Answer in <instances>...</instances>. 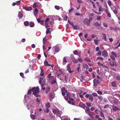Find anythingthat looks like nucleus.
Returning a JSON list of instances; mask_svg holds the SVG:
<instances>
[{"label":"nucleus","mask_w":120,"mask_h":120,"mask_svg":"<svg viewBox=\"0 0 120 120\" xmlns=\"http://www.w3.org/2000/svg\"><path fill=\"white\" fill-rule=\"evenodd\" d=\"M59 77L60 79L62 81H65V82H67V80L66 77L65 75L64 74H62L60 75Z\"/></svg>","instance_id":"nucleus-1"},{"label":"nucleus","mask_w":120,"mask_h":120,"mask_svg":"<svg viewBox=\"0 0 120 120\" xmlns=\"http://www.w3.org/2000/svg\"><path fill=\"white\" fill-rule=\"evenodd\" d=\"M90 21L87 18L85 19L83 21V23L87 26H89L90 25Z\"/></svg>","instance_id":"nucleus-2"},{"label":"nucleus","mask_w":120,"mask_h":120,"mask_svg":"<svg viewBox=\"0 0 120 120\" xmlns=\"http://www.w3.org/2000/svg\"><path fill=\"white\" fill-rule=\"evenodd\" d=\"M31 90L33 93L34 92H40L38 86H37L36 87H34L32 88Z\"/></svg>","instance_id":"nucleus-3"},{"label":"nucleus","mask_w":120,"mask_h":120,"mask_svg":"<svg viewBox=\"0 0 120 120\" xmlns=\"http://www.w3.org/2000/svg\"><path fill=\"white\" fill-rule=\"evenodd\" d=\"M94 86H96L98 85V84H99L100 83V82L99 80L97 79H94L93 80Z\"/></svg>","instance_id":"nucleus-4"},{"label":"nucleus","mask_w":120,"mask_h":120,"mask_svg":"<svg viewBox=\"0 0 120 120\" xmlns=\"http://www.w3.org/2000/svg\"><path fill=\"white\" fill-rule=\"evenodd\" d=\"M57 73L58 74L57 77H59L60 75L63 74V71L62 70V69H60V68L58 69L57 71Z\"/></svg>","instance_id":"nucleus-5"},{"label":"nucleus","mask_w":120,"mask_h":120,"mask_svg":"<svg viewBox=\"0 0 120 120\" xmlns=\"http://www.w3.org/2000/svg\"><path fill=\"white\" fill-rule=\"evenodd\" d=\"M70 57L71 58V59L72 60V61L73 62L76 63H78V60L75 59V58L73 54H71L70 55Z\"/></svg>","instance_id":"nucleus-6"},{"label":"nucleus","mask_w":120,"mask_h":120,"mask_svg":"<svg viewBox=\"0 0 120 120\" xmlns=\"http://www.w3.org/2000/svg\"><path fill=\"white\" fill-rule=\"evenodd\" d=\"M108 55V53L105 50H104L102 52V55L104 57H107Z\"/></svg>","instance_id":"nucleus-7"},{"label":"nucleus","mask_w":120,"mask_h":120,"mask_svg":"<svg viewBox=\"0 0 120 120\" xmlns=\"http://www.w3.org/2000/svg\"><path fill=\"white\" fill-rule=\"evenodd\" d=\"M79 105L81 107H82L84 109H85L86 107V106L85 104L82 102H80L79 103Z\"/></svg>","instance_id":"nucleus-8"},{"label":"nucleus","mask_w":120,"mask_h":120,"mask_svg":"<svg viewBox=\"0 0 120 120\" xmlns=\"http://www.w3.org/2000/svg\"><path fill=\"white\" fill-rule=\"evenodd\" d=\"M114 8L115 9L113 10V11L115 14H116L117 13L118 11L117 10L119 9V7L118 6L115 5L114 6Z\"/></svg>","instance_id":"nucleus-9"},{"label":"nucleus","mask_w":120,"mask_h":120,"mask_svg":"<svg viewBox=\"0 0 120 120\" xmlns=\"http://www.w3.org/2000/svg\"><path fill=\"white\" fill-rule=\"evenodd\" d=\"M111 85L112 87H116L117 86V83L116 81H113L111 82Z\"/></svg>","instance_id":"nucleus-10"},{"label":"nucleus","mask_w":120,"mask_h":120,"mask_svg":"<svg viewBox=\"0 0 120 120\" xmlns=\"http://www.w3.org/2000/svg\"><path fill=\"white\" fill-rule=\"evenodd\" d=\"M70 64L67 65V70L68 71L69 73H71L72 72V71L70 68Z\"/></svg>","instance_id":"nucleus-11"},{"label":"nucleus","mask_w":120,"mask_h":120,"mask_svg":"<svg viewBox=\"0 0 120 120\" xmlns=\"http://www.w3.org/2000/svg\"><path fill=\"white\" fill-rule=\"evenodd\" d=\"M44 65L46 66H51L52 68L53 67V66L51 64H48V61L47 60H45L44 62Z\"/></svg>","instance_id":"nucleus-12"},{"label":"nucleus","mask_w":120,"mask_h":120,"mask_svg":"<svg viewBox=\"0 0 120 120\" xmlns=\"http://www.w3.org/2000/svg\"><path fill=\"white\" fill-rule=\"evenodd\" d=\"M115 61H112L110 62L109 63L110 64V65L112 67H114L115 65V66H116V64L114 63Z\"/></svg>","instance_id":"nucleus-13"},{"label":"nucleus","mask_w":120,"mask_h":120,"mask_svg":"<svg viewBox=\"0 0 120 120\" xmlns=\"http://www.w3.org/2000/svg\"><path fill=\"white\" fill-rule=\"evenodd\" d=\"M112 109L115 112L117 110H120V109L116 106L113 105L112 106Z\"/></svg>","instance_id":"nucleus-14"},{"label":"nucleus","mask_w":120,"mask_h":120,"mask_svg":"<svg viewBox=\"0 0 120 120\" xmlns=\"http://www.w3.org/2000/svg\"><path fill=\"white\" fill-rule=\"evenodd\" d=\"M70 97V95H69V93H68L66 94V96L64 97V98L66 100V101H68V98H69Z\"/></svg>","instance_id":"nucleus-15"},{"label":"nucleus","mask_w":120,"mask_h":120,"mask_svg":"<svg viewBox=\"0 0 120 120\" xmlns=\"http://www.w3.org/2000/svg\"><path fill=\"white\" fill-rule=\"evenodd\" d=\"M36 113H34V114H32L31 113L30 116L32 119L34 120L36 118Z\"/></svg>","instance_id":"nucleus-16"},{"label":"nucleus","mask_w":120,"mask_h":120,"mask_svg":"<svg viewBox=\"0 0 120 120\" xmlns=\"http://www.w3.org/2000/svg\"><path fill=\"white\" fill-rule=\"evenodd\" d=\"M53 48H54V50L56 52H57L59 51V47L56 46H55L53 47Z\"/></svg>","instance_id":"nucleus-17"},{"label":"nucleus","mask_w":120,"mask_h":120,"mask_svg":"<svg viewBox=\"0 0 120 120\" xmlns=\"http://www.w3.org/2000/svg\"><path fill=\"white\" fill-rule=\"evenodd\" d=\"M116 78L119 82H120V75H117L116 76Z\"/></svg>","instance_id":"nucleus-18"},{"label":"nucleus","mask_w":120,"mask_h":120,"mask_svg":"<svg viewBox=\"0 0 120 120\" xmlns=\"http://www.w3.org/2000/svg\"><path fill=\"white\" fill-rule=\"evenodd\" d=\"M85 108H86V109H84L85 110L86 112L87 113L90 111V108L89 107L86 106V107Z\"/></svg>","instance_id":"nucleus-19"},{"label":"nucleus","mask_w":120,"mask_h":120,"mask_svg":"<svg viewBox=\"0 0 120 120\" xmlns=\"http://www.w3.org/2000/svg\"><path fill=\"white\" fill-rule=\"evenodd\" d=\"M94 24L96 26V27H99L100 26V24H99L98 23V22H95L94 23Z\"/></svg>","instance_id":"nucleus-20"},{"label":"nucleus","mask_w":120,"mask_h":120,"mask_svg":"<svg viewBox=\"0 0 120 120\" xmlns=\"http://www.w3.org/2000/svg\"><path fill=\"white\" fill-rule=\"evenodd\" d=\"M39 92H34L33 93V94L34 96H36V97H40V95L38 93Z\"/></svg>","instance_id":"nucleus-21"},{"label":"nucleus","mask_w":120,"mask_h":120,"mask_svg":"<svg viewBox=\"0 0 120 120\" xmlns=\"http://www.w3.org/2000/svg\"><path fill=\"white\" fill-rule=\"evenodd\" d=\"M50 87L49 86H48L46 88L45 90V92L46 94H47L50 90Z\"/></svg>","instance_id":"nucleus-22"},{"label":"nucleus","mask_w":120,"mask_h":120,"mask_svg":"<svg viewBox=\"0 0 120 120\" xmlns=\"http://www.w3.org/2000/svg\"><path fill=\"white\" fill-rule=\"evenodd\" d=\"M89 98V100H91V101H93V96L92 94H90V96Z\"/></svg>","instance_id":"nucleus-23"},{"label":"nucleus","mask_w":120,"mask_h":120,"mask_svg":"<svg viewBox=\"0 0 120 120\" xmlns=\"http://www.w3.org/2000/svg\"><path fill=\"white\" fill-rule=\"evenodd\" d=\"M72 26L73 28L75 30H78L79 29V27L77 25L75 26L73 25Z\"/></svg>","instance_id":"nucleus-24"},{"label":"nucleus","mask_w":120,"mask_h":120,"mask_svg":"<svg viewBox=\"0 0 120 120\" xmlns=\"http://www.w3.org/2000/svg\"><path fill=\"white\" fill-rule=\"evenodd\" d=\"M84 60L85 61L88 62H90L91 61V60H90V59L88 57H87L85 58Z\"/></svg>","instance_id":"nucleus-25"},{"label":"nucleus","mask_w":120,"mask_h":120,"mask_svg":"<svg viewBox=\"0 0 120 120\" xmlns=\"http://www.w3.org/2000/svg\"><path fill=\"white\" fill-rule=\"evenodd\" d=\"M23 16V15L22 13L20 12H19V14L18 15V17L19 18H21Z\"/></svg>","instance_id":"nucleus-26"},{"label":"nucleus","mask_w":120,"mask_h":120,"mask_svg":"<svg viewBox=\"0 0 120 120\" xmlns=\"http://www.w3.org/2000/svg\"><path fill=\"white\" fill-rule=\"evenodd\" d=\"M45 106L47 109H48L50 106V105L49 103H47L45 105Z\"/></svg>","instance_id":"nucleus-27"},{"label":"nucleus","mask_w":120,"mask_h":120,"mask_svg":"<svg viewBox=\"0 0 120 120\" xmlns=\"http://www.w3.org/2000/svg\"><path fill=\"white\" fill-rule=\"evenodd\" d=\"M61 92H67V91L66 90L65 88L64 87H62L61 88Z\"/></svg>","instance_id":"nucleus-28"},{"label":"nucleus","mask_w":120,"mask_h":120,"mask_svg":"<svg viewBox=\"0 0 120 120\" xmlns=\"http://www.w3.org/2000/svg\"><path fill=\"white\" fill-rule=\"evenodd\" d=\"M41 72L40 74V75L41 76H43L44 74V71L41 68Z\"/></svg>","instance_id":"nucleus-29"},{"label":"nucleus","mask_w":120,"mask_h":120,"mask_svg":"<svg viewBox=\"0 0 120 120\" xmlns=\"http://www.w3.org/2000/svg\"><path fill=\"white\" fill-rule=\"evenodd\" d=\"M87 113L88 114L89 116L91 115H95L94 112H91V111H90V112H88Z\"/></svg>","instance_id":"nucleus-30"},{"label":"nucleus","mask_w":120,"mask_h":120,"mask_svg":"<svg viewBox=\"0 0 120 120\" xmlns=\"http://www.w3.org/2000/svg\"><path fill=\"white\" fill-rule=\"evenodd\" d=\"M102 35L103 36V39H104L105 41H106L107 40L105 35L104 34H102Z\"/></svg>","instance_id":"nucleus-31"},{"label":"nucleus","mask_w":120,"mask_h":120,"mask_svg":"<svg viewBox=\"0 0 120 120\" xmlns=\"http://www.w3.org/2000/svg\"><path fill=\"white\" fill-rule=\"evenodd\" d=\"M66 57H64V59L63 60V63H65L64 64V65L65 64H66V63L67 62V60H66Z\"/></svg>","instance_id":"nucleus-32"},{"label":"nucleus","mask_w":120,"mask_h":120,"mask_svg":"<svg viewBox=\"0 0 120 120\" xmlns=\"http://www.w3.org/2000/svg\"><path fill=\"white\" fill-rule=\"evenodd\" d=\"M29 24L30 27H34V23L33 22H30Z\"/></svg>","instance_id":"nucleus-33"},{"label":"nucleus","mask_w":120,"mask_h":120,"mask_svg":"<svg viewBox=\"0 0 120 120\" xmlns=\"http://www.w3.org/2000/svg\"><path fill=\"white\" fill-rule=\"evenodd\" d=\"M56 79H53L51 82V84H55L56 82Z\"/></svg>","instance_id":"nucleus-34"},{"label":"nucleus","mask_w":120,"mask_h":120,"mask_svg":"<svg viewBox=\"0 0 120 120\" xmlns=\"http://www.w3.org/2000/svg\"><path fill=\"white\" fill-rule=\"evenodd\" d=\"M83 67L84 68L87 70L88 68V66L87 64H85L83 66Z\"/></svg>","instance_id":"nucleus-35"},{"label":"nucleus","mask_w":120,"mask_h":120,"mask_svg":"<svg viewBox=\"0 0 120 120\" xmlns=\"http://www.w3.org/2000/svg\"><path fill=\"white\" fill-rule=\"evenodd\" d=\"M24 24L26 26H28L29 24V22L28 21H26L24 22Z\"/></svg>","instance_id":"nucleus-36"},{"label":"nucleus","mask_w":120,"mask_h":120,"mask_svg":"<svg viewBox=\"0 0 120 120\" xmlns=\"http://www.w3.org/2000/svg\"><path fill=\"white\" fill-rule=\"evenodd\" d=\"M111 54L112 55L115 56V57H117V54L116 53L114 52H111Z\"/></svg>","instance_id":"nucleus-37"},{"label":"nucleus","mask_w":120,"mask_h":120,"mask_svg":"<svg viewBox=\"0 0 120 120\" xmlns=\"http://www.w3.org/2000/svg\"><path fill=\"white\" fill-rule=\"evenodd\" d=\"M51 73H49V75L47 76V77L48 78H51V77H52L53 78V79H55V77L53 76H51Z\"/></svg>","instance_id":"nucleus-38"},{"label":"nucleus","mask_w":120,"mask_h":120,"mask_svg":"<svg viewBox=\"0 0 120 120\" xmlns=\"http://www.w3.org/2000/svg\"><path fill=\"white\" fill-rule=\"evenodd\" d=\"M110 57L113 60H115V56H114L111 55L110 56Z\"/></svg>","instance_id":"nucleus-39"},{"label":"nucleus","mask_w":120,"mask_h":120,"mask_svg":"<svg viewBox=\"0 0 120 120\" xmlns=\"http://www.w3.org/2000/svg\"><path fill=\"white\" fill-rule=\"evenodd\" d=\"M43 79L42 77H41L40 78L39 81V83L40 84H41V83L42 82L43 80Z\"/></svg>","instance_id":"nucleus-40"},{"label":"nucleus","mask_w":120,"mask_h":120,"mask_svg":"<svg viewBox=\"0 0 120 120\" xmlns=\"http://www.w3.org/2000/svg\"><path fill=\"white\" fill-rule=\"evenodd\" d=\"M49 18H47L45 21V24H48V22L49 21Z\"/></svg>","instance_id":"nucleus-41"},{"label":"nucleus","mask_w":120,"mask_h":120,"mask_svg":"<svg viewBox=\"0 0 120 120\" xmlns=\"http://www.w3.org/2000/svg\"><path fill=\"white\" fill-rule=\"evenodd\" d=\"M33 6L34 8H35L36 7H38V5H37V3H35L33 4Z\"/></svg>","instance_id":"nucleus-42"},{"label":"nucleus","mask_w":120,"mask_h":120,"mask_svg":"<svg viewBox=\"0 0 120 120\" xmlns=\"http://www.w3.org/2000/svg\"><path fill=\"white\" fill-rule=\"evenodd\" d=\"M73 54L75 55H78L79 54V53L76 50H75L73 52Z\"/></svg>","instance_id":"nucleus-43"},{"label":"nucleus","mask_w":120,"mask_h":120,"mask_svg":"<svg viewBox=\"0 0 120 120\" xmlns=\"http://www.w3.org/2000/svg\"><path fill=\"white\" fill-rule=\"evenodd\" d=\"M50 29H51V28H49L47 29L46 31V34H47L50 33V31L49 30Z\"/></svg>","instance_id":"nucleus-44"},{"label":"nucleus","mask_w":120,"mask_h":120,"mask_svg":"<svg viewBox=\"0 0 120 120\" xmlns=\"http://www.w3.org/2000/svg\"><path fill=\"white\" fill-rule=\"evenodd\" d=\"M86 105L88 107H90L91 106V104L90 103L86 102Z\"/></svg>","instance_id":"nucleus-45"},{"label":"nucleus","mask_w":120,"mask_h":120,"mask_svg":"<svg viewBox=\"0 0 120 120\" xmlns=\"http://www.w3.org/2000/svg\"><path fill=\"white\" fill-rule=\"evenodd\" d=\"M45 20H41V22L40 23V24L43 26L44 25Z\"/></svg>","instance_id":"nucleus-46"},{"label":"nucleus","mask_w":120,"mask_h":120,"mask_svg":"<svg viewBox=\"0 0 120 120\" xmlns=\"http://www.w3.org/2000/svg\"><path fill=\"white\" fill-rule=\"evenodd\" d=\"M100 114L101 116L104 117V114L103 113L101 112V111L100 112Z\"/></svg>","instance_id":"nucleus-47"},{"label":"nucleus","mask_w":120,"mask_h":120,"mask_svg":"<svg viewBox=\"0 0 120 120\" xmlns=\"http://www.w3.org/2000/svg\"><path fill=\"white\" fill-rule=\"evenodd\" d=\"M108 4L109 6H111L112 5V3L110 0H108Z\"/></svg>","instance_id":"nucleus-48"},{"label":"nucleus","mask_w":120,"mask_h":120,"mask_svg":"<svg viewBox=\"0 0 120 120\" xmlns=\"http://www.w3.org/2000/svg\"><path fill=\"white\" fill-rule=\"evenodd\" d=\"M101 50H99V52L97 53V55L99 56L101 55Z\"/></svg>","instance_id":"nucleus-49"},{"label":"nucleus","mask_w":120,"mask_h":120,"mask_svg":"<svg viewBox=\"0 0 120 120\" xmlns=\"http://www.w3.org/2000/svg\"><path fill=\"white\" fill-rule=\"evenodd\" d=\"M78 60L79 62L81 63L83 60L81 58H78Z\"/></svg>","instance_id":"nucleus-50"},{"label":"nucleus","mask_w":120,"mask_h":120,"mask_svg":"<svg viewBox=\"0 0 120 120\" xmlns=\"http://www.w3.org/2000/svg\"><path fill=\"white\" fill-rule=\"evenodd\" d=\"M31 93V91L30 89L27 92V94L28 95H30Z\"/></svg>","instance_id":"nucleus-51"},{"label":"nucleus","mask_w":120,"mask_h":120,"mask_svg":"<svg viewBox=\"0 0 120 120\" xmlns=\"http://www.w3.org/2000/svg\"><path fill=\"white\" fill-rule=\"evenodd\" d=\"M47 42V40L45 38H44L43 39V43L44 44L46 43Z\"/></svg>","instance_id":"nucleus-52"},{"label":"nucleus","mask_w":120,"mask_h":120,"mask_svg":"<svg viewBox=\"0 0 120 120\" xmlns=\"http://www.w3.org/2000/svg\"><path fill=\"white\" fill-rule=\"evenodd\" d=\"M95 112L96 113L98 114L99 112H100V111L98 109H96L95 110Z\"/></svg>","instance_id":"nucleus-53"},{"label":"nucleus","mask_w":120,"mask_h":120,"mask_svg":"<svg viewBox=\"0 0 120 120\" xmlns=\"http://www.w3.org/2000/svg\"><path fill=\"white\" fill-rule=\"evenodd\" d=\"M20 75L23 78H24V75L23 73H22L21 72L20 73Z\"/></svg>","instance_id":"nucleus-54"},{"label":"nucleus","mask_w":120,"mask_h":120,"mask_svg":"<svg viewBox=\"0 0 120 120\" xmlns=\"http://www.w3.org/2000/svg\"><path fill=\"white\" fill-rule=\"evenodd\" d=\"M96 59L97 60H98L99 59H101L102 60H103L104 59L100 57H98Z\"/></svg>","instance_id":"nucleus-55"},{"label":"nucleus","mask_w":120,"mask_h":120,"mask_svg":"<svg viewBox=\"0 0 120 120\" xmlns=\"http://www.w3.org/2000/svg\"><path fill=\"white\" fill-rule=\"evenodd\" d=\"M55 8L57 10H58L60 9V7L56 5L55 6Z\"/></svg>","instance_id":"nucleus-56"},{"label":"nucleus","mask_w":120,"mask_h":120,"mask_svg":"<svg viewBox=\"0 0 120 120\" xmlns=\"http://www.w3.org/2000/svg\"><path fill=\"white\" fill-rule=\"evenodd\" d=\"M44 111L45 112L48 113L49 112V109H48L46 108V109H44Z\"/></svg>","instance_id":"nucleus-57"},{"label":"nucleus","mask_w":120,"mask_h":120,"mask_svg":"<svg viewBox=\"0 0 120 120\" xmlns=\"http://www.w3.org/2000/svg\"><path fill=\"white\" fill-rule=\"evenodd\" d=\"M101 16H97V20H101Z\"/></svg>","instance_id":"nucleus-58"},{"label":"nucleus","mask_w":120,"mask_h":120,"mask_svg":"<svg viewBox=\"0 0 120 120\" xmlns=\"http://www.w3.org/2000/svg\"><path fill=\"white\" fill-rule=\"evenodd\" d=\"M92 94L94 97H97L98 96L97 94L96 93H94Z\"/></svg>","instance_id":"nucleus-59"},{"label":"nucleus","mask_w":120,"mask_h":120,"mask_svg":"<svg viewBox=\"0 0 120 120\" xmlns=\"http://www.w3.org/2000/svg\"><path fill=\"white\" fill-rule=\"evenodd\" d=\"M20 1H19L16 2H15L16 4L18 6L20 4Z\"/></svg>","instance_id":"nucleus-60"},{"label":"nucleus","mask_w":120,"mask_h":120,"mask_svg":"<svg viewBox=\"0 0 120 120\" xmlns=\"http://www.w3.org/2000/svg\"><path fill=\"white\" fill-rule=\"evenodd\" d=\"M40 98H37L36 99V100H37V102H38L39 103L40 101Z\"/></svg>","instance_id":"nucleus-61"},{"label":"nucleus","mask_w":120,"mask_h":120,"mask_svg":"<svg viewBox=\"0 0 120 120\" xmlns=\"http://www.w3.org/2000/svg\"><path fill=\"white\" fill-rule=\"evenodd\" d=\"M32 8L30 7H27V9H26V10L30 11L31 10Z\"/></svg>","instance_id":"nucleus-62"},{"label":"nucleus","mask_w":120,"mask_h":120,"mask_svg":"<svg viewBox=\"0 0 120 120\" xmlns=\"http://www.w3.org/2000/svg\"><path fill=\"white\" fill-rule=\"evenodd\" d=\"M68 102L70 104H71L72 105H74V102H71L70 101H68Z\"/></svg>","instance_id":"nucleus-63"},{"label":"nucleus","mask_w":120,"mask_h":120,"mask_svg":"<svg viewBox=\"0 0 120 120\" xmlns=\"http://www.w3.org/2000/svg\"><path fill=\"white\" fill-rule=\"evenodd\" d=\"M68 18V16L66 15L64 16V20L65 21H66L67 20Z\"/></svg>","instance_id":"nucleus-64"}]
</instances>
